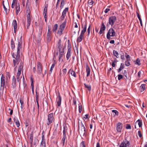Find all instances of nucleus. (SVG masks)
Returning a JSON list of instances; mask_svg holds the SVG:
<instances>
[{
    "label": "nucleus",
    "mask_w": 147,
    "mask_h": 147,
    "mask_svg": "<svg viewBox=\"0 0 147 147\" xmlns=\"http://www.w3.org/2000/svg\"><path fill=\"white\" fill-rule=\"evenodd\" d=\"M145 86L146 84H142L140 87V90L141 92L144 91L145 89Z\"/></svg>",
    "instance_id": "nucleus-33"
},
{
    "label": "nucleus",
    "mask_w": 147,
    "mask_h": 147,
    "mask_svg": "<svg viewBox=\"0 0 147 147\" xmlns=\"http://www.w3.org/2000/svg\"><path fill=\"white\" fill-rule=\"evenodd\" d=\"M130 61V60H126V61L125 62V65H126V66H128L130 65V64L129 62V61Z\"/></svg>",
    "instance_id": "nucleus-45"
},
{
    "label": "nucleus",
    "mask_w": 147,
    "mask_h": 147,
    "mask_svg": "<svg viewBox=\"0 0 147 147\" xmlns=\"http://www.w3.org/2000/svg\"><path fill=\"white\" fill-rule=\"evenodd\" d=\"M130 143L129 141L125 139L121 143L120 147H127L129 146Z\"/></svg>",
    "instance_id": "nucleus-13"
},
{
    "label": "nucleus",
    "mask_w": 147,
    "mask_h": 147,
    "mask_svg": "<svg viewBox=\"0 0 147 147\" xmlns=\"http://www.w3.org/2000/svg\"><path fill=\"white\" fill-rule=\"evenodd\" d=\"M24 66V64L23 62L21 61L20 62V64L19 66V67L18 71L17 74V75L16 76V78L17 79V80L18 82H19V85H20V79L21 78V77L20 78V75L21 74V72L22 71V69L23 67Z\"/></svg>",
    "instance_id": "nucleus-3"
},
{
    "label": "nucleus",
    "mask_w": 147,
    "mask_h": 147,
    "mask_svg": "<svg viewBox=\"0 0 147 147\" xmlns=\"http://www.w3.org/2000/svg\"><path fill=\"white\" fill-rule=\"evenodd\" d=\"M78 108L79 112L80 113L81 112L82 110V107L81 104H80V105H79Z\"/></svg>",
    "instance_id": "nucleus-48"
},
{
    "label": "nucleus",
    "mask_w": 147,
    "mask_h": 147,
    "mask_svg": "<svg viewBox=\"0 0 147 147\" xmlns=\"http://www.w3.org/2000/svg\"><path fill=\"white\" fill-rule=\"evenodd\" d=\"M11 86L12 88L14 89L16 88V81L15 76H13L12 77Z\"/></svg>",
    "instance_id": "nucleus-18"
},
{
    "label": "nucleus",
    "mask_w": 147,
    "mask_h": 147,
    "mask_svg": "<svg viewBox=\"0 0 147 147\" xmlns=\"http://www.w3.org/2000/svg\"><path fill=\"white\" fill-rule=\"evenodd\" d=\"M126 129H131V125L129 124H127Z\"/></svg>",
    "instance_id": "nucleus-50"
},
{
    "label": "nucleus",
    "mask_w": 147,
    "mask_h": 147,
    "mask_svg": "<svg viewBox=\"0 0 147 147\" xmlns=\"http://www.w3.org/2000/svg\"><path fill=\"white\" fill-rule=\"evenodd\" d=\"M11 49L12 50H14L15 48V43L13 40L12 39L11 41Z\"/></svg>",
    "instance_id": "nucleus-30"
},
{
    "label": "nucleus",
    "mask_w": 147,
    "mask_h": 147,
    "mask_svg": "<svg viewBox=\"0 0 147 147\" xmlns=\"http://www.w3.org/2000/svg\"><path fill=\"white\" fill-rule=\"evenodd\" d=\"M58 27V25L57 24H55L53 27V32H55L57 30Z\"/></svg>",
    "instance_id": "nucleus-38"
},
{
    "label": "nucleus",
    "mask_w": 147,
    "mask_h": 147,
    "mask_svg": "<svg viewBox=\"0 0 147 147\" xmlns=\"http://www.w3.org/2000/svg\"><path fill=\"white\" fill-rule=\"evenodd\" d=\"M36 100H37L38 98V93H37L36 91Z\"/></svg>",
    "instance_id": "nucleus-62"
},
{
    "label": "nucleus",
    "mask_w": 147,
    "mask_h": 147,
    "mask_svg": "<svg viewBox=\"0 0 147 147\" xmlns=\"http://www.w3.org/2000/svg\"><path fill=\"white\" fill-rule=\"evenodd\" d=\"M112 112L114 113H115L116 115H118L119 113L117 111L113 110H112Z\"/></svg>",
    "instance_id": "nucleus-51"
},
{
    "label": "nucleus",
    "mask_w": 147,
    "mask_h": 147,
    "mask_svg": "<svg viewBox=\"0 0 147 147\" xmlns=\"http://www.w3.org/2000/svg\"><path fill=\"white\" fill-rule=\"evenodd\" d=\"M78 24L79 25V30L78 32V33H79L80 32V26L79 24V23L78 21L77 20L76 21V22H74V23L73 25H74V27L75 28H78V24Z\"/></svg>",
    "instance_id": "nucleus-29"
},
{
    "label": "nucleus",
    "mask_w": 147,
    "mask_h": 147,
    "mask_svg": "<svg viewBox=\"0 0 147 147\" xmlns=\"http://www.w3.org/2000/svg\"><path fill=\"white\" fill-rule=\"evenodd\" d=\"M20 102L21 104V107L22 108L23 107L24 101L22 98H20L19 99Z\"/></svg>",
    "instance_id": "nucleus-46"
},
{
    "label": "nucleus",
    "mask_w": 147,
    "mask_h": 147,
    "mask_svg": "<svg viewBox=\"0 0 147 147\" xmlns=\"http://www.w3.org/2000/svg\"><path fill=\"white\" fill-rule=\"evenodd\" d=\"M109 42L111 44H114L115 43V41L114 40H111Z\"/></svg>",
    "instance_id": "nucleus-64"
},
{
    "label": "nucleus",
    "mask_w": 147,
    "mask_h": 147,
    "mask_svg": "<svg viewBox=\"0 0 147 147\" xmlns=\"http://www.w3.org/2000/svg\"><path fill=\"white\" fill-rule=\"evenodd\" d=\"M122 73L126 77H127L126 76L127 75V71L126 70H124L123 72H122Z\"/></svg>",
    "instance_id": "nucleus-54"
},
{
    "label": "nucleus",
    "mask_w": 147,
    "mask_h": 147,
    "mask_svg": "<svg viewBox=\"0 0 147 147\" xmlns=\"http://www.w3.org/2000/svg\"><path fill=\"white\" fill-rule=\"evenodd\" d=\"M15 9L16 11V14L17 15L20 11V5L19 3H16Z\"/></svg>",
    "instance_id": "nucleus-24"
},
{
    "label": "nucleus",
    "mask_w": 147,
    "mask_h": 147,
    "mask_svg": "<svg viewBox=\"0 0 147 147\" xmlns=\"http://www.w3.org/2000/svg\"><path fill=\"white\" fill-rule=\"evenodd\" d=\"M106 27L103 22H102L101 23V26L100 28V30L99 32V34L100 35L101 34L105 31V29Z\"/></svg>",
    "instance_id": "nucleus-19"
},
{
    "label": "nucleus",
    "mask_w": 147,
    "mask_h": 147,
    "mask_svg": "<svg viewBox=\"0 0 147 147\" xmlns=\"http://www.w3.org/2000/svg\"><path fill=\"white\" fill-rule=\"evenodd\" d=\"M125 57L127 59V60H131L130 57L129 55H125Z\"/></svg>",
    "instance_id": "nucleus-52"
},
{
    "label": "nucleus",
    "mask_w": 147,
    "mask_h": 147,
    "mask_svg": "<svg viewBox=\"0 0 147 147\" xmlns=\"http://www.w3.org/2000/svg\"><path fill=\"white\" fill-rule=\"evenodd\" d=\"M138 134L140 138H141L142 137V135L141 133V131H140V130L138 131Z\"/></svg>",
    "instance_id": "nucleus-53"
},
{
    "label": "nucleus",
    "mask_w": 147,
    "mask_h": 147,
    "mask_svg": "<svg viewBox=\"0 0 147 147\" xmlns=\"http://www.w3.org/2000/svg\"><path fill=\"white\" fill-rule=\"evenodd\" d=\"M51 30V28L49 27V25L48 26V32L47 35V38L48 42L50 41L51 38V36L52 35V32Z\"/></svg>",
    "instance_id": "nucleus-16"
},
{
    "label": "nucleus",
    "mask_w": 147,
    "mask_h": 147,
    "mask_svg": "<svg viewBox=\"0 0 147 147\" xmlns=\"http://www.w3.org/2000/svg\"><path fill=\"white\" fill-rule=\"evenodd\" d=\"M68 74H70L72 76H73L75 78L76 77V73L72 70L70 69L68 72Z\"/></svg>",
    "instance_id": "nucleus-31"
},
{
    "label": "nucleus",
    "mask_w": 147,
    "mask_h": 147,
    "mask_svg": "<svg viewBox=\"0 0 147 147\" xmlns=\"http://www.w3.org/2000/svg\"><path fill=\"white\" fill-rule=\"evenodd\" d=\"M64 29V22H63L60 26L58 31L57 33L60 35L62 34L63 32Z\"/></svg>",
    "instance_id": "nucleus-14"
},
{
    "label": "nucleus",
    "mask_w": 147,
    "mask_h": 147,
    "mask_svg": "<svg viewBox=\"0 0 147 147\" xmlns=\"http://www.w3.org/2000/svg\"><path fill=\"white\" fill-rule=\"evenodd\" d=\"M110 10V9L109 8H107L106 9L104 12L105 13H107Z\"/></svg>",
    "instance_id": "nucleus-61"
},
{
    "label": "nucleus",
    "mask_w": 147,
    "mask_h": 147,
    "mask_svg": "<svg viewBox=\"0 0 147 147\" xmlns=\"http://www.w3.org/2000/svg\"><path fill=\"white\" fill-rule=\"evenodd\" d=\"M28 0L27 1V2L26 4V8L29 7V6L30 5V3L29 2H28Z\"/></svg>",
    "instance_id": "nucleus-59"
},
{
    "label": "nucleus",
    "mask_w": 147,
    "mask_h": 147,
    "mask_svg": "<svg viewBox=\"0 0 147 147\" xmlns=\"http://www.w3.org/2000/svg\"><path fill=\"white\" fill-rule=\"evenodd\" d=\"M134 62L135 64L139 66L141 64L140 60L139 58H137L135 61H134Z\"/></svg>",
    "instance_id": "nucleus-35"
},
{
    "label": "nucleus",
    "mask_w": 147,
    "mask_h": 147,
    "mask_svg": "<svg viewBox=\"0 0 147 147\" xmlns=\"http://www.w3.org/2000/svg\"><path fill=\"white\" fill-rule=\"evenodd\" d=\"M9 84V83L6 85V81L5 79V76L3 74L1 75V89H2L3 91L4 90V88H5L6 86H7Z\"/></svg>",
    "instance_id": "nucleus-4"
},
{
    "label": "nucleus",
    "mask_w": 147,
    "mask_h": 147,
    "mask_svg": "<svg viewBox=\"0 0 147 147\" xmlns=\"http://www.w3.org/2000/svg\"><path fill=\"white\" fill-rule=\"evenodd\" d=\"M14 122L15 123L17 127H18L20 126V123L18 119L16 118V117H14L13 119Z\"/></svg>",
    "instance_id": "nucleus-27"
},
{
    "label": "nucleus",
    "mask_w": 147,
    "mask_h": 147,
    "mask_svg": "<svg viewBox=\"0 0 147 147\" xmlns=\"http://www.w3.org/2000/svg\"><path fill=\"white\" fill-rule=\"evenodd\" d=\"M55 63H53L52 65V66L50 69V70H49V73L51 74L52 72V70H53V68L55 66Z\"/></svg>",
    "instance_id": "nucleus-43"
},
{
    "label": "nucleus",
    "mask_w": 147,
    "mask_h": 147,
    "mask_svg": "<svg viewBox=\"0 0 147 147\" xmlns=\"http://www.w3.org/2000/svg\"><path fill=\"white\" fill-rule=\"evenodd\" d=\"M84 34L81 33H80V35L77 38V41L78 42H81L83 38H84Z\"/></svg>",
    "instance_id": "nucleus-22"
},
{
    "label": "nucleus",
    "mask_w": 147,
    "mask_h": 147,
    "mask_svg": "<svg viewBox=\"0 0 147 147\" xmlns=\"http://www.w3.org/2000/svg\"><path fill=\"white\" fill-rule=\"evenodd\" d=\"M89 115L88 114H86V115H85V116L84 117L83 119H88L89 118Z\"/></svg>",
    "instance_id": "nucleus-58"
},
{
    "label": "nucleus",
    "mask_w": 147,
    "mask_h": 147,
    "mask_svg": "<svg viewBox=\"0 0 147 147\" xmlns=\"http://www.w3.org/2000/svg\"><path fill=\"white\" fill-rule=\"evenodd\" d=\"M81 25L82 30L81 33L84 34L86 30L87 24L86 22L84 24H82Z\"/></svg>",
    "instance_id": "nucleus-21"
},
{
    "label": "nucleus",
    "mask_w": 147,
    "mask_h": 147,
    "mask_svg": "<svg viewBox=\"0 0 147 147\" xmlns=\"http://www.w3.org/2000/svg\"><path fill=\"white\" fill-rule=\"evenodd\" d=\"M116 36V32L112 28H110L107 34V39L110 40L111 36L114 37Z\"/></svg>",
    "instance_id": "nucleus-7"
},
{
    "label": "nucleus",
    "mask_w": 147,
    "mask_h": 147,
    "mask_svg": "<svg viewBox=\"0 0 147 147\" xmlns=\"http://www.w3.org/2000/svg\"><path fill=\"white\" fill-rule=\"evenodd\" d=\"M85 142L84 141H82L80 144V147H85Z\"/></svg>",
    "instance_id": "nucleus-47"
},
{
    "label": "nucleus",
    "mask_w": 147,
    "mask_h": 147,
    "mask_svg": "<svg viewBox=\"0 0 147 147\" xmlns=\"http://www.w3.org/2000/svg\"><path fill=\"white\" fill-rule=\"evenodd\" d=\"M30 81H31V85H34L33 80V78H32V77H31L30 78Z\"/></svg>",
    "instance_id": "nucleus-60"
},
{
    "label": "nucleus",
    "mask_w": 147,
    "mask_h": 147,
    "mask_svg": "<svg viewBox=\"0 0 147 147\" xmlns=\"http://www.w3.org/2000/svg\"><path fill=\"white\" fill-rule=\"evenodd\" d=\"M55 120L53 116V113H50L48 115L47 121V124L48 125H50Z\"/></svg>",
    "instance_id": "nucleus-9"
},
{
    "label": "nucleus",
    "mask_w": 147,
    "mask_h": 147,
    "mask_svg": "<svg viewBox=\"0 0 147 147\" xmlns=\"http://www.w3.org/2000/svg\"><path fill=\"white\" fill-rule=\"evenodd\" d=\"M85 87L87 88L89 91H90L91 90V86L90 85H87L86 84H84Z\"/></svg>",
    "instance_id": "nucleus-39"
},
{
    "label": "nucleus",
    "mask_w": 147,
    "mask_h": 147,
    "mask_svg": "<svg viewBox=\"0 0 147 147\" xmlns=\"http://www.w3.org/2000/svg\"><path fill=\"white\" fill-rule=\"evenodd\" d=\"M33 133H32L30 134V142L31 143V146H33L32 145V140H33Z\"/></svg>",
    "instance_id": "nucleus-42"
},
{
    "label": "nucleus",
    "mask_w": 147,
    "mask_h": 147,
    "mask_svg": "<svg viewBox=\"0 0 147 147\" xmlns=\"http://www.w3.org/2000/svg\"><path fill=\"white\" fill-rule=\"evenodd\" d=\"M86 70L87 73L86 76L88 77L90 76V69L88 65H86Z\"/></svg>",
    "instance_id": "nucleus-25"
},
{
    "label": "nucleus",
    "mask_w": 147,
    "mask_h": 147,
    "mask_svg": "<svg viewBox=\"0 0 147 147\" xmlns=\"http://www.w3.org/2000/svg\"><path fill=\"white\" fill-rule=\"evenodd\" d=\"M90 27H91V25H90L87 29V33H88L87 36H89L90 34V30L91 29Z\"/></svg>",
    "instance_id": "nucleus-44"
},
{
    "label": "nucleus",
    "mask_w": 147,
    "mask_h": 147,
    "mask_svg": "<svg viewBox=\"0 0 147 147\" xmlns=\"http://www.w3.org/2000/svg\"><path fill=\"white\" fill-rule=\"evenodd\" d=\"M78 127L79 132H80L81 134H83V135H84L86 132V129L82 121L80 122V125L79 121H78Z\"/></svg>",
    "instance_id": "nucleus-6"
},
{
    "label": "nucleus",
    "mask_w": 147,
    "mask_h": 147,
    "mask_svg": "<svg viewBox=\"0 0 147 147\" xmlns=\"http://www.w3.org/2000/svg\"><path fill=\"white\" fill-rule=\"evenodd\" d=\"M88 5L89 6H91V7H92L93 4L94 5V2L93 0H88Z\"/></svg>",
    "instance_id": "nucleus-32"
},
{
    "label": "nucleus",
    "mask_w": 147,
    "mask_h": 147,
    "mask_svg": "<svg viewBox=\"0 0 147 147\" xmlns=\"http://www.w3.org/2000/svg\"><path fill=\"white\" fill-rule=\"evenodd\" d=\"M64 5V1L63 0H62L61 2V3L60 5V12L61 11L62 9L63 8Z\"/></svg>",
    "instance_id": "nucleus-37"
},
{
    "label": "nucleus",
    "mask_w": 147,
    "mask_h": 147,
    "mask_svg": "<svg viewBox=\"0 0 147 147\" xmlns=\"http://www.w3.org/2000/svg\"><path fill=\"white\" fill-rule=\"evenodd\" d=\"M22 36H21L20 39L18 40L16 54L14 53H12V57L14 59L13 60V63L15 68H16L17 65L18 64L20 59V53L22 49Z\"/></svg>",
    "instance_id": "nucleus-1"
},
{
    "label": "nucleus",
    "mask_w": 147,
    "mask_h": 147,
    "mask_svg": "<svg viewBox=\"0 0 147 147\" xmlns=\"http://www.w3.org/2000/svg\"><path fill=\"white\" fill-rule=\"evenodd\" d=\"M138 123V124L140 127H142V122L141 120L138 119L136 122L135 124Z\"/></svg>",
    "instance_id": "nucleus-34"
},
{
    "label": "nucleus",
    "mask_w": 147,
    "mask_h": 147,
    "mask_svg": "<svg viewBox=\"0 0 147 147\" xmlns=\"http://www.w3.org/2000/svg\"><path fill=\"white\" fill-rule=\"evenodd\" d=\"M12 25L13 27L15 33L17 30V23L16 20H14L12 23Z\"/></svg>",
    "instance_id": "nucleus-23"
},
{
    "label": "nucleus",
    "mask_w": 147,
    "mask_h": 147,
    "mask_svg": "<svg viewBox=\"0 0 147 147\" xmlns=\"http://www.w3.org/2000/svg\"><path fill=\"white\" fill-rule=\"evenodd\" d=\"M141 71H139L138 73V77L139 78H140V75L141 74Z\"/></svg>",
    "instance_id": "nucleus-63"
},
{
    "label": "nucleus",
    "mask_w": 147,
    "mask_h": 147,
    "mask_svg": "<svg viewBox=\"0 0 147 147\" xmlns=\"http://www.w3.org/2000/svg\"><path fill=\"white\" fill-rule=\"evenodd\" d=\"M57 104L58 106H60L61 104V97L59 94L58 95V97L57 98Z\"/></svg>",
    "instance_id": "nucleus-28"
},
{
    "label": "nucleus",
    "mask_w": 147,
    "mask_h": 147,
    "mask_svg": "<svg viewBox=\"0 0 147 147\" xmlns=\"http://www.w3.org/2000/svg\"><path fill=\"white\" fill-rule=\"evenodd\" d=\"M45 132L44 131H43L42 134V139L40 144V146L42 147H45Z\"/></svg>",
    "instance_id": "nucleus-15"
},
{
    "label": "nucleus",
    "mask_w": 147,
    "mask_h": 147,
    "mask_svg": "<svg viewBox=\"0 0 147 147\" xmlns=\"http://www.w3.org/2000/svg\"><path fill=\"white\" fill-rule=\"evenodd\" d=\"M37 73L38 74H40L42 73L43 66L42 64L38 61L37 63Z\"/></svg>",
    "instance_id": "nucleus-10"
},
{
    "label": "nucleus",
    "mask_w": 147,
    "mask_h": 147,
    "mask_svg": "<svg viewBox=\"0 0 147 147\" xmlns=\"http://www.w3.org/2000/svg\"><path fill=\"white\" fill-rule=\"evenodd\" d=\"M61 40H59L58 42V44L59 45V48L60 52L59 55V61L60 62H63L64 58L63 56L64 57V46H63V45H61Z\"/></svg>",
    "instance_id": "nucleus-2"
},
{
    "label": "nucleus",
    "mask_w": 147,
    "mask_h": 147,
    "mask_svg": "<svg viewBox=\"0 0 147 147\" xmlns=\"http://www.w3.org/2000/svg\"><path fill=\"white\" fill-rule=\"evenodd\" d=\"M6 78H5L6 80V85H7L9 82V80H10L11 77L10 74L9 72H6Z\"/></svg>",
    "instance_id": "nucleus-20"
},
{
    "label": "nucleus",
    "mask_w": 147,
    "mask_h": 147,
    "mask_svg": "<svg viewBox=\"0 0 147 147\" xmlns=\"http://www.w3.org/2000/svg\"><path fill=\"white\" fill-rule=\"evenodd\" d=\"M63 138H62V143L63 146L64 145V126H63Z\"/></svg>",
    "instance_id": "nucleus-41"
},
{
    "label": "nucleus",
    "mask_w": 147,
    "mask_h": 147,
    "mask_svg": "<svg viewBox=\"0 0 147 147\" xmlns=\"http://www.w3.org/2000/svg\"><path fill=\"white\" fill-rule=\"evenodd\" d=\"M67 52L66 55V59L67 60H68L71 56V46L69 40L68 41Z\"/></svg>",
    "instance_id": "nucleus-8"
},
{
    "label": "nucleus",
    "mask_w": 147,
    "mask_h": 147,
    "mask_svg": "<svg viewBox=\"0 0 147 147\" xmlns=\"http://www.w3.org/2000/svg\"><path fill=\"white\" fill-rule=\"evenodd\" d=\"M16 3L12 2V4H11V8H13L15 6V7H16Z\"/></svg>",
    "instance_id": "nucleus-56"
},
{
    "label": "nucleus",
    "mask_w": 147,
    "mask_h": 147,
    "mask_svg": "<svg viewBox=\"0 0 147 147\" xmlns=\"http://www.w3.org/2000/svg\"><path fill=\"white\" fill-rule=\"evenodd\" d=\"M64 9L63 10V11L62 16H61L60 17V18H59V22L62 21L64 20Z\"/></svg>",
    "instance_id": "nucleus-36"
},
{
    "label": "nucleus",
    "mask_w": 147,
    "mask_h": 147,
    "mask_svg": "<svg viewBox=\"0 0 147 147\" xmlns=\"http://www.w3.org/2000/svg\"><path fill=\"white\" fill-rule=\"evenodd\" d=\"M136 13L137 16L139 20H140V19H141L139 14L137 12H136Z\"/></svg>",
    "instance_id": "nucleus-57"
},
{
    "label": "nucleus",
    "mask_w": 147,
    "mask_h": 147,
    "mask_svg": "<svg viewBox=\"0 0 147 147\" xmlns=\"http://www.w3.org/2000/svg\"><path fill=\"white\" fill-rule=\"evenodd\" d=\"M122 124L120 122H118L116 124V129L117 132L121 133L122 129Z\"/></svg>",
    "instance_id": "nucleus-17"
},
{
    "label": "nucleus",
    "mask_w": 147,
    "mask_h": 147,
    "mask_svg": "<svg viewBox=\"0 0 147 147\" xmlns=\"http://www.w3.org/2000/svg\"><path fill=\"white\" fill-rule=\"evenodd\" d=\"M4 3V1H3V8H4L5 11L6 13L7 11V9L6 8V7L5 6Z\"/></svg>",
    "instance_id": "nucleus-55"
},
{
    "label": "nucleus",
    "mask_w": 147,
    "mask_h": 147,
    "mask_svg": "<svg viewBox=\"0 0 147 147\" xmlns=\"http://www.w3.org/2000/svg\"><path fill=\"white\" fill-rule=\"evenodd\" d=\"M30 11L29 7L26 8V13H27L26 16L27 17V29H28L29 28L31 20L30 19Z\"/></svg>",
    "instance_id": "nucleus-5"
},
{
    "label": "nucleus",
    "mask_w": 147,
    "mask_h": 147,
    "mask_svg": "<svg viewBox=\"0 0 147 147\" xmlns=\"http://www.w3.org/2000/svg\"><path fill=\"white\" fill-rule=\"evenodd\" d=\"M117 20V17L115 16H112L109 17V24L112 26L114 25V23Z\"/></svg>",
    "instance_id": "nucleus-11"
},
{
    "label": "nucleus",
    "mask_w": 147,
    "mask_h": 147,
    "mask_svg": "<svg viewBox=\"0 0 147 147\" xmlns=\"http://www.w3.org/2000/svg\"><path fill=\"white\" fill-rule=\"evenodd\" d=\"M123 78V76L121 74H119L118 75V80H120Z\"/></svg>",
    "instance_id": "nucleus-49"
},
{
    "label": "nucleus",
    "mask_w": 147,
    "mask_h": 147,
    "mask_svg": "<svg viewBox=\"0 0 147 147\" xmlns=\"http://www.w3.org/2000/svg\"><path fill=\"white\" fill-rule=\"evenodd\" d=\"M48 7V4H46L45 5L44 7L43 11V15L45 19V21L46 22L47 21V8Z\"/></svg>",
    "instance_id": "nucleus-12"
},
{
    "label": "nucleus",
    "mask_w": 147,
    "mask_h": 147,
    "mask_svg": "<svg viewBox=\"0 0 147 147\" xmlns=\"http://www.w3.org/2000/svg\"><path fill=\"white\" fill-rule=\"evenodd\" d=\"M113 53L114 55L117 57H119V54L118 52L114 50L113 51Z\"/></svg>",
    "instance_id": "nucleus-40"
},
{
    "label": "nucleus",
    "mask_w": 147,
    "mask_h": 147,
    "mask_svg": "<svg viewBox=\"0 0 147 147\" xmlns=\"http://www.w3.org/2000/svg\"><path fill=\"white\" fill-rule=\"evenodd\" d=\"M124 64L123 63H121L120 66V67L117 70L118 73H120L121 71L124 69Z\"/></svg>",
    "instance_id": "nucleus-26"
}]
</instances>
